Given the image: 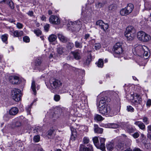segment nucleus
Returning a JSON list of instances; mask_svg holds the SVG:
<instances>
[{
  "instance_id": "f257e3e1",
  "label": "nucleus",
  "mask_w": 151,
  "mask_h": 151,
  "mask_svg": "<svg viewBox=\"0 0 151 151\" xmlns=\"http://www.w3.org/2000/svg\"><path fill=\"white\" fill-rule=\"evenodd\" d=\"M149 51L148 48L145 46L138 45L134 48L133 53L138 56L143 57L142 58V60L144 61V63L142 64V65H145L147 62L146 60L150 55Z\"/></svg>"
},
{
  "instance_id": "f03ea898",
  "label": "nucleus",
  "mask_w": 151,
  "mask_h": 151,
  "mask_svg": "<svg viewBox=\"0 0 151 151\" xmlns=\"http://www.w3.org/2000/svg\"><path fill=\"white\" fill-rule=\"evenodd\" d=\"M99 113L103 115L112 116L115 114L114 109L109 105L107 104L100 105H99Z\"/></svg>"
},
{
  "instance_id": "7ed1b4c3",
  "label": "nucleus",
  "mask_w": 151,
  "mask_h": 151,
  "mask_svg": "<svg viewBox=\"0 0 151 151\" xmlns=\"http://www.w3.org/2000/svg\"><path fill=\"white\" fill-rule=\"evenodd\" d=\"M136 35V30L134 27L132 26H129L127 27L125 32V36L129 40H133Z\"/></svg>"
},
{
  "instance_id": "20e7f679",
  "label": "nucleus",
  "mask_w": 151,
  "mask_h": 151,
  "mask_svg": "<svg viewBox=\"0 0 151 151\" xmlns=\"http://www.w3.org/2000/svg\"><path fill=\"white\" fill-rule=\"evenodd\" d=\"M122 46V44L120 42H117L114 45L113 49L115 57H119V55L122 53L123 49Z\"/></svg>"
},
{
  "instance_id": "39448f33",
  "label": "nucleus",
  "mask_w": 151,
  "mask_h": 151,
  "mask_svg": "<svg viewBox=\"0 0 151 151\" xmlns=\"http://www.w3.org/2000/svg\"><path fill=\"white\" fill-rule=\"evenodd\" d=\"M11 97L16 101H19L21 100L22 96L21 91L19 89L14 88L11 91Z\"/></svg>"
},
{
  "instance_id": "423d86ee",
  "label": "nucleus",
  "mask_w": 151,
  "mask_h": 151,
  "mask_svg": "<svg viewBox=\"0 0 151 151\" xmlns=\"http://www.w3.org/2000/svg\"><path fill=\"white\" fill-rule=\"evenodd\" d=\"M137 38L139 40L143 42H148L151 39V37L149 35L142 31L138 32Z\"/></svg>"
},
{
  "instance_id": "0eeeda50",
  "label": "nucleus",
  "mask_w": 151,
  "mask_h": 151,
  "mask_svg": "<svg viewBox=\"0 0 151 151\" xmlns=\"http://www.w3.org/2000/svg\"><path fill=\"white\" fill-rule=\"evenodd\" d=\"M134 8V6L131 3L128 4L127 7L120 11V14L122 16H126L129 15L132 12Z\"/></svg>"
},
{
  "instance_id": "6e6552de",
  "label": "nucleus",
  "mask_w": 151,
  "mask_h": 151,
  "mask_svg": "<svg viewBox=\"0 0 151 151\" xmlns=\"http://www.w3.org/2000/svg\"><path fill=\"white\" fill-rule=\"evenodd\" d=\"M50 84L52 88L51 91L52 92L55 93L61 86L62 83L60 80L55 79H53Z\"/></svg>"
},
{
  "instance_id": "1a4fd4ad",
  "label": "nucleus",
  "mask_w": 151,
  "mask_h": 151,
  "mask_svg": "<svg viewBox=\"0 0 151 151\" xmlns=\"http://www.w3.org/2000/svg\"><path fill=\"white\" fill-rule=\"evenodd\" d=\"M134 96H132V98L134 99L133 103L134 105L137 108L138 106H141V102L142 99L141 96L138 94L136 93L134 94Z\"/></svg>"
},
{
  "instance_id": "9d476101",
  "label": "nucleus",
  "mask_w": 151,
  "mask_h": 151,
  "mask_svg": "<svg viewBox=\"0 0 151 151\" xmlns=\"http://www.w3.org/2000/svg\"><path fill=\"white\" fill-rule=\"evenodd\" d=\"M79 151H93V147L92 145L89 144L86 147L85 145L81 144L79 149Z\"/></svg>"
},
{
  "instance_id": "9b49d317",
  "label": "nucleus",
  "mask_w": 151,
  "mask_h": 151,
  "mask_svg": "<svg viewBox=\"0 0 151 151\" xmlns=\"http://www.w3.org/2000/svg\"><path fill=\"white\" fill-rule=\"evenodd\" d=\"M50 22L52 24H59L60 23V20L57 16L52 15L49 18Z\"/></svg>"
},
{
  "instance_id": "f8f14e48",
  "label": "nucleus",
  "mask_w": 151,
  "mask_h": 151,
  "mask_svg": "<svg viewBox=\"0 0 151 151\" xmlns=\"http://www.w3.org/2000/svg\"><path fill=\"white\" fill-rule=\"evenodd\" d=\"M96 24L104 31L106 30L109 27L107 24L104 23L101 20H99L97 21L96 23Z\"/></svg>"
},
{
  "instance_id": "ddd939ff",
  "label": "nucleus",
  "mask_w": 151,
  "mask_h": 151,
  "mask_svg": "<svg viewBox=\"0 0 151 151\" xmlns=\"http://www.w3.org/2000/svg\"><path fill=\"white\" fill-rule=\"evenodd\" d=\"M100 145L99 144V148L98 149H101L102 151H104L105 149V146L104 142L105 139L101 137L99 138Z\"/></svg>"
},
{
  "instance_id": "4468645a",
  "label": "nucleus",
  "mask_w": 151,
  "mask_h": 151,
  "mask_svg": "<svg viewBox=\"0 0 151 151\" xmlns=\"http://www.w3.org/2000/svg\"><path fill=\"white\" fill-rule=\"evenodd\" d=\"M70 53L73 55L74 58L77 60L81 58L80 52L79 50L71 52Z\"/></svg>"
},
{
  "instance_id": "2eb2a0df",
  "label": "nucleus",
  "mask_w": 151,
  "mask_h": 151,
  "mask_svg": "<svg viewBox=\"0 0 151 151\" xmlns=\"http://www.w3.org/2000/svg\"><path fill=\"white\" fill-rule=\"evenodd\" d=\"M111 99L110 98H108L106 96H105L101 98L99 102V105H104L106 104L105 103L106 102H109L110 101Z\"/></svg>"
},
{
  "instance_id": "dca6fc26",
  "label": "nucleus",
  "mask_w": 151,
  "mask_h": 151,
  "mask_svg": "<svg viewBox=\"0 0 151 151\" xmlns=\"http://www.w3.org/2000/svg\"><path fill=\"white\" fill-rule=\"evenodd\" d=\"M58 37L59 40L63 43H65L68 41V39L62 34H59Z\"/></svg>"
},
{
  "instance_id": "f3484780",
  "label": "nucleus",
  "mask_w": 151,
  "mask_h": 151,
  "mask_svg": "<svg viewBox=\"0 0 151 151\" xmlns=\"http://www.w3.org/2000/svg\"><path fill=\"white\" fill-rule=\"evenodd\" d=\"M11 34L13 33L14 36L16 37H19L23 35V32L22 31H18L17 30L14 31L13 32L12 31L10 32Z\"/></svg>"
},
{
  "instance_id": "a211bd4d",
  "label": "nucleus",
  "mask_w": 151,
  "mask_h": 151,
  "mask_svg": "<svg viewBox=\"0 0 151 151\" xmlns=\"http://www.w3.org/2000/svg\"><path fill=\"white\" fill-rule=\"evenodd\" d=\"M18 109L16 107L11 108L9 111V114L12 115H16L18 112Z\"/></svg>"
},
{
  "instance_id": "6ab92c4d",
  "label": "nucleus",
  "mask_w": 151,
  "mask_h": 151,
  "mask_svg": "<svg viewBox=\"0 0 151 151\" xmlns=\"http://www.w3.org/2000/svg\"><path fill=\"white\" fill-rule=\"evenodd\" d=\"M91 55H88L87 58L84 60L83 65L84 66L88 65L91 61Z\"/></svg>"
},
{
  "instance_id": "aec40b11",
  "label": "nucleus",
  "mask_w": 151,
  "mask_h": 151,
  "mask_svg": "<svg viewBox=\"0 0 151 151\" xmlns=\"http://www.w3.org/2000/svg\"><path fill=\"white\" fill-rule=\"evenodd\" d=\"M71 22L72 25V26H70L71 28L73 27V26L75 27L76 28V27H81V22L79 21H77L73 22Z\"/></svg>"
},
{
  "instance_id": "412c9836",
  "label": "nucleus",
  "mask_w": 151,
  "mask_h": 151,
  "mask_svg": "<svg viewBox=\"0 0 151 151\" xmlns=\"http://www.w3.org/2000/svg\"><path fill=\"white\" fill-rule=\"evenodd\" d=\"M134 124L137 125L142 129H144L145 128V125L141 122L136 121L134 123Z\"/></svg>"
},
{
  "instance_id": "4be33fe9",
  "label": "nucleus",
  "mask_w": 151,
  "mask_h": 151,
  "mask_svg": "<svg viewBox=\"0 0 151 151\" xmlns=\"http://www.w3.org/2000/svg\"><path fill=\"white\" fill-rule=\"evenodd\" d=\"M95 146L98 149L99 148V140L98 137H93L92 139Z\"/></svg>"
},
{
  "instance_id": "5701e85b",
  "label": "nucleus",
  "mask_w": 151,
  "mask_h": 151,
  "mask_svg": "<svg viewBox=\"0 0 151 151\" xmlns=\"http://www.w3.org/2000/svg\"><path fill=\"white\" fill-rule=\"evenodd\" d=\"M116 148L119 151H121L124 149V144L119 143L116 145Z\"/></svg>"
},
{
  "instance_id": "b1692460",
  "label": "nucleus",
  "mask_w": 151,
  "mask_h": 151,
  "mask_svg": "<svg viewBox=\"0 0 151 151\" xmlns=\"http://www.w3.org/2000/svg\"><path fill=\"white\" fill-rule=\"evenodd\" d=\"M94 130L95 132H102L103 129L102 128L99 127L98 125L94 124Z\"/></svg>"
},
{
  "instance_id": "393cba45",
  "label": "nucleus",
  "mask_w": 151,
  "mask_h": 151,
  "mask_svg": "<svg viewBox=\"0 0 151 151\" xmlns=\"http://www.w3.org/2000/svg\"><path fill=\"white\" fill-rule=\"evenodd\" d=\"M19 77L17 76H14L13 77L11 82L13 84H17L19 83Z\"/></svg>"
},
{
  "instance_id": "a878e982",
  "label": "nucleus",
  "mask_w": 151,
  "mask_h": 151,
  "mask_svg": "<svg viewBox=\"0 0 151 151\" xmlns=\"http://www.w3.org/2000/svg\"><path fill=\"white\" fill-rule=\"evenodd\" d=\"M94 119L95 120L100 121L103 120L104 118L101 115L96 114L94 116Z\"/></svg>"
},
{
  "instance_id": "bb28decb",
  "label": "nucleus",
  "mask_w": 151,
  "mask_h": 151,
  "mask_svg": "<svg viewBox=\"0 0 151 151\" xmlns=\"http://www.w3.org/2000/svg\"><path fill=\"white\" fill-rule=\"evenodd\" d=\"M48 39L50 42H53L56 39L57 36L55 35L52 34L49 36Z\"/></svg>"
},
{
  "instance_id": "cd10ccee",
  "label": "nucleus",
  "mask_w": 151,
  "mask_h": 151,
  "mask_svg": "<svg viewBox=\"0 0 151 151\" xmlns=\"http://www.w3.org/2000/svg\"><path fill=\"white\" fill-rule=\"evenodd\" d=\"M114 144L112 142H109L106 145V147L108 150L112 151L114 148Z\"/></svg>"
},
{
  "instance_id": "c85d7f7f",
  "label": "nucleus",
  "mask_w": 151,
  "mask_h": 151,
  "mask_svg": "<svg viewBox=\"0 0 151 151\" xmlns=\"http://www.w3.org/2000/svg\"><path fill=\"white\" fill-rule=\"evenodd\" d=\"M35 87L36 85L35 82L34 80H32L31 85V88L32 91L34 92V94L35 95L37 93Z\"/></svg>"
},
{
  "instance_id": "c756f323",
  "label": "nucleus",
  "mask_w": 151,
  "mask_h": 151,
  "mask_svg": "<svg viewBox=\"0 0 151 151\" xmlns=\"http://www.w3.org/2000/svg\"><path fill=\"white\" fill-rule=\"evenodd\" d=\"M96 64L99 67L101 68H102L104 65V61L103 60L101 59H99L98 62L96 63Z\"/></svg>"
},
{
  "instance_id": "7c9ffc66",
  "label": "nucleus",
  "mask_w": 151,
  "mask_h": 151,
  "mask_svg": "<svg viewBox=\"0 0 151 151\" xmlns=\"http://www.w3.org/2000/svg\"><path fill=\"white\" fill-rule=\"evenodd\" d=\"M57 51L59 54L61 55L65 52V48L61 46L59 47L57 49Z\"/></svg>"
},
{
  "instance_id": "2f4dec72",
  "label": "nucleus",
  "mask_w": 151,
  "mask_h": 151,
  "mask_svg": "<svg viewBox=\"0 0 151 151\" xmlns=\"http://www.w3.org/2000/svg\"><path fill=\"white\" fill-rule=\"evenodd\" d=\"M145 8L147 10L151 9V3L149 2H146L145 4Z\"/></svg>"
},
{
  "instance_id": "473e14b6",
  "label": "nucleus",
  "mask_w": 151,
  "mask_h": 151,
  "mask_svg": "<svg viewBox=\"0 0 151 151\" xmlns=\"http://www.w3.org/2000/svg\"><path fill=\"white\" fill-rule=\"evenodd\" d=\"M66 47L68 50H71L74 47V44L73 43L71 42H68L67 44Z\"/></svg>"
},
{
  "instance_id": "72a5a7b5",
  "label": "nucleus",
  "mask_w": 151,
  "mask_h": 151,
  "mask_svg": "<svg viewBox=\"0 0 151 151\" xmlns=\"http://www.w3.org/2000/svg\"><path fill=\"white\" fill-rule=\"evenodd\" d=\"M1 38L2 41L3 42H5L6 43H7L6 42L8 39V35L7 34H5L2 35Z\"/></svg>"
},
{
  "instance_id": "f704fd0d",
  "label": "nucleus",
  "mask_w": 151,
  "mask_h": 151,
  "mask_svg": "<svg viewBox=\"0 0 151 151\" xmlns=\"http://www.w3.org/2000/svg\"><path fill=\"white\" fill-rule=\"evenodd\" d=\"M75 46L77 48H81L82 47V43L78 41H76L75 43Z\"/></svg>"
},
{
  "instance_id": "c9c22d12",
  "label": "nucleus",
  "mask_w": 151,
  "mask_h": 151,
  "mask_svg": "<svg viewBox=\"0 0 151 151\" xmlns=\"http://www.w3.org/2000/svg\"><path fill=\"white\" fill-rule=\"evenodd\" d=\"M34 33L36 34L37 36H39L42 34V32L39 29H35L33 31Z\"/></svg>"
},
{
  "instance_id": "e433bc0d",
  "label": "nucleus",
  "mask_w": 151,
  "mask_h": 151,
  "mask_svg": "<svg viewBox=\"0 0 151 151\" xmlns=\"http://www.w3.org/2000/svg\"><path fill=\"white\" fill-rule=\"evenodd\" d=\"M6 3L9 5L11 9H13L14 8V3L11 0H10V1H7L6 2Z\"/></svg>"
},
{
  "instance_id": "4c0bfd02",
  "label": "nucleus",
  "mask_w": 151,
  "mask_h": 151,
  "mask_svg": "<svg viewBox=\"0 0 151 151\" xmlns=\"http://www.w3.org/2000/svg\"><path fill=\"white\" fill-rule=\"evenodd\" d=\"M61 109L59 107H56L54 109V113L55 114H58L61 112Z\"/></svg>"
},
{
  "instance_id": "58836bf2",
  "label": "nucleus",
  "mask_w": 151,
  "mask_h": 151,
  "mask_svg": "<svg viewBox=\"0 0 151 151\" xmlns=\"http://www.w3.org/2000/svg\"><path fill=\"white\" fill-rule=\"evenodd\" d=\"M108 126L109 127V128H116L118 127L119 125L116 124L112 123L109 124Z\"/></svg>"
},
{
  "instance_id": "ea45409f",
  "label": "nucleus",
  "mask_w": 151,
  "mask_h": 151,
  "mask_svg": "<svg viewBox=\"0 0 151 151\" xmlns=\"http://www.w3.org/2000/svg\"><path fill=\"white\" fill-rule=\"evenodd\" d=\"M108 9L110 12L114 11L115 9L114 5L113 4H111L108 7Z\"/></svg>"
},
{
  "instance_id": "a19ab883",
  "label": "nucleus",
  "mask_w": 151,
  "mask_h": 151,
  "mask_svg": "<svg viewBox=\"0 0 151 151\" xmlns=\"http://www.w3.org/2000/svg\"><path fill=\"white\" fill-rule=\"evenodd\" d=\"M41 59H37L35 62V65L36 66H40L41 65Z\"/></svg>"
},
{
  "instance_id": "79ce46f5",
  "label": "nucleus",
  "mask_w": 151,
  "mask_h": 151,
  "mask_svg": "<svg viewBox=\"0 0 151 151\" xmlns=\"http://www.w3.org/2000/svg\"><path fill=\"white\" fill-rule=\"evenodd\" d=\"M60 99V96L58 94H56L55 95L54 97V100L56 101H59Z\"/></svg>"
},
{
  "instance_id": "37998d69",
  "label": "nucleus",
  "mask_w": 151,
  "mask_h": 151,
  "mask_svg": "<svg viewBox=\"0 0 151 151\" xmlns=\"http://www.w3.org/2000/svg\"><path fill=\"white\" fill-rule=\"evenodd\" d=\"M83 142L84 144H87L89 142V140L88 138L85 137L83 139Z\"/></svg>"
},
{
  "instance_id": "c03bdc74",
  "label": "nucleus",
  "mask_w": 151,
  "mask_h": 151,
  "mask_svg": "<svg viewBox=\"0 0 151 151\" xmlns=\"http://www.w3.org/2000/svg\"><path fill=\"white\" fill-rule=\"evenodd\" d=\"M33 131L35 132H41L42 131V130L41 127H35L34 129H33Z\"/></svg>"
},
{
  "instance_id": "a18cd8bd",
  "label": "nucleus",
  "mask_w": 151,
  "mask_h": 151,
  "mask_svg": "<svg viewBox=\"0 0 151 151\" xmlns=\"http://www.w3.org/2000/svg\"><path fill=\"white\" fill-rule=\"evenodd\" d=\"M77 136V133H72L71 138V139H73L75 140Z\"/></svg>"
},
{
  "instance_id": "49530a36",
  "label": "nucleus",
  "mask_w": 151,
  "mask_h": 151,
  "mask_svg": "<svg viewBox=\"0 0 151 151\" xmlns=\"http://www.w3.org/2000/svg\"><path fill=\"white\" fill-rule=\"evenodd\" d=\"M81 129H82V130H80L81 131H83L85 132H88V129L87 127H85V126H82L81 127Z\"/></svg>"
},
{
  "instance_id": "de8ad7c7",
  "label": "nucleus",
  "mask_w": 151,
  "mask_h": 151,
  "mask_svg": "<svg viewBox=\"0 0 151 151\" xmlns=\"http://www.w3.org/2000/svg\"><path fill=\"white\" fill-rule=\"evenodd\" d=\"M101 45L100 43H96L94 45V48L96 50H97L101 48Z\"/></svg>"
},
{
  "instance_id": "09e8293b",
  "label": "nucleus",
  "mask_w": 151,
  "mask_h": 151,
  "mask_svg": "<svg viewBox=\"0 0 151 151\" xmlns=\"http://www.w3.org/2000/svg\"><path fill=\"white\" fill-rule=\"evenodd\" d=\"M23 40L24 42H29L30 39L28 37L25 36L23 37Z\"/></svg>"
},
{
  "instance_id": "8fccbe9b",
  "label": "nucleus",
  "mask_w": 151,
  "mask_h": 151,
  "mask_svg": "<svg viewBox=\"0 0 151 151\" xmlns=\"http://www.w3.org/2000/svg\"><path fill=\"white\" fill-rule=\"evenodd\" d=\"M40 136L38 135L35 136L33 138L34 140L36 142H38L40 140Z\"/></svg>"
},
{
  "instance_id": "3c124183",
  "label": "nucleus",
  "mask_w": 151,
  "mask_h": 151,
  "mask_svg": "<svg viewBox=\"0 0 151 151\" xmlns=\"http://www.w3.org/2000/svg\"><path fill=\"white\" fill-rule=\"evenodd\" d=\"M127 110L128 111L133 112L134 111V109L131 106H127Z\"/></svg>"
},
{
  "instance_id": "603ef678",
  "label": "nucleus",
  "mask_w": 151,
  "mask_h": 151,
  "mask_svg": "<svg viewBox=\"0 0 151 151\" xmlns=\"http://www.w3.org/2000/svg\"><path fill=\"white\" fill-rule=\"evenodd\" d=\"M142 119L143 122L145 123L146 124L149 123V121L147 118L146 117H144Z\"/></svg>"
},
{
  "instance_id": "864d4df0",
  "label": "nucleus",
  "mask_w": 151,
  "mask_h": 151,
  "mask_svg": "<svg viewBox=\"0 0 151 151\" xmlns=\"http://www.w3.org/2000/svg\"><path fill=\"white\" fill-rule=\"evenodd\" d=\"M49 27H50L49 24H47L46 25H45L44 27V29L46 32H48L49 30Z\"/></svg>"
},
{
  "instance_id": "5fc2aeb1",
  "label": "nucleus",
  "mask_w": 151,
  "mask_h": 151,
  "mask_svg": "<svg viewBox=\"0 0 151 151\" xmlns=\"http://www.w3.org/2000/svg\"><path fill=\"white\" fill-rule=\"evenodd\" d=\"M27 14L29 16L32 17L34 16V12L32 11H29L27 13Z\"/></svg>"
},
{
  "instance_id": "6e6d98bb",
  "label": "nucleus",
  "mask_w": 151,
  "mask_h": 151,
  "mask_svg": "<svg viewBox=\"0 0 151 151\" xmlns=\"http://www.w3.org/2000/svg\"><path fill=\"white\" fill-rule=\"evenodd\" d=\"M104 6V4L98 2L96 4V6L98 8H101Z\"/></svg>"
},
{
  "instance_id": "4d7b16f0",
  "label": "nucleus",
  "mask_w": 151,
  "mask_h": 151,
  "mask_svg": "<svg viewBox=\"0 0 151 151\" xmlns=\"http://www.w3.org/2000/svg\"><path fill=\"white\" fill-rule=\"evenodd\" d=\"M17 27L19 29H21L23 27V24L20 23H17Z\"/></svg>"
},
{
  "instance_id": "13d9d810",
  "label": "nucleus",
  "mask_w": 151,
  "mask_h": 151,
  "mask_svg": "<svg viewBox=\"0 0 151 151\" xmlns=\"http://www.w3.org/2000/svg\"><path fill=\"white\" fill-rule=\"evenodd\" d=\"M139 136V134H138V133H134L133 134V137L135 138H137Z\"/></svg>"
},
{
  "instance_id": "bf43d9fd",
  "label": "nucleus",
  "mask_w": 151,
  "mask_h": 151,
  "mask_svg": "<svg viewBox=\"0 0 151 151\" xmlns=\"http://www.w3.org/2000/svg\"><path fill=\"white\" fill-rule=\"evenodd\" d=\"M15 124L16 127H19L21 125V124L19 122H16Z\"/></svg>"
},
{
  "instance_id": "052dcab7",
  "label": "nucleus",
  "mask_w": 151,
  "mask_h": 151,
  "mask_svg": "<svg viewBox=\"0 0 151 151\" xmlns=\"http://www.w3.org/2000/svg\"><path fill=\"white\" fill-rule=\"evenodd\" d=\"M146 104L147 106H150L151 105V100H148L147 101Z\"/></svg>"
},
{
  "instance_id": "680f3d73",
  "label": "nucleus",
  "mask_w": 151,
  "mask_h": 151,
  "mask_svg": "<svg viewBox=\"0 0 151 151\" xmlns=\"http://www.w3.org/2000/svg\"><path fill=\"white\" fill-rule=\"evenodd\" d=\"M70 129L71 132H77L76 129L72 127H70Z\"/></svg>"
},
{
  "instance_id": "e2e57ef3",
  "label": "nucleus",
  "mask_w": 151,
  "mask_h": 151,
  "mask_svg": "<svg viewBox=\"0 0 151 151\" xmlns=\"http://www.w3.org/2000/svg\"><path fill=\"white\" fill-rule=\"evenodd\" d=\"M145 147L147 149H150L151 147V145L150 143L147 144L145 145Z\"/></svg>"
},
{
  "instance_id": "0e129e2a",
  "label": "nucleus",
  "mask_w": 151,
  "mask_h": 151,
  "mask_svg": "<svg viewBox=\"0 0 151 151\" xmlns=\"http://www.w3.org/2000/svg\"><path fill=\"white\" fill-rule=\"evenodd\" d=\"M90 35L89 34H86L85 35L84 39L87 40L90 37Z\"/></svg>"
},
{
  "instance_id": "69168bd1",
  "label": "nucleus",
  "mask_w": 151,
  "mask_h": 151,
  "mask_svg": "<svg viewBox=\"0 0 151 151\" xmlns=\"http://www.w3.org/2000/svg\"><path fill=\"white\" fill-rule=\"evenodd\" d=\"M57 132V130L56 129H54L53 128H52L50 129L49 131V132Z\"/></svg>"
},
{
  "instance_id": "338daca9",
  "label": "nucleus",
  "mask_w": 151,
  "mask_h": 151,
  "mask_svg": "<svg viewBox=\"0 0 151 151\" xmlns=\"http://www.w3.org/2000/svg\"><path fill=\"white\" fill-rule=\"evenodd\" d=\"M147 137L151 140V133H148L147 134Z\"/></svg>"
},
{
  "instance_id": "774afa93",
  "label": "nucleus",
  "mask_w": 151,
  "mask_h": 151,
  "mask_svg": "<svg viewBox=\"0 0 151 151\" xmlns=\"http://www.w3.org/2000/svg\"><path fill=\"white\" fill-rule=\"evenodd\" d=\"M133 151H142L140 149L138 148H134Z\"/></svg>"
}]
</instances>
